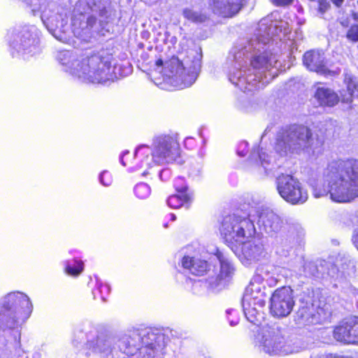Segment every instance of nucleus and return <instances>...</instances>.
Wrapping results in <instances>:
<instances>
[{
    "instance_id": "37",
    "label": "nucleus",
    "mask_w": 358,
    "mask_h": 358,
    "mask_svg": "<svg viewBox=\"0 0 358 358\" xmlns=\"http://www.w3.org/2000/svg\"><path fill=\"white\" fill-rule=\"evenodd\" d=\"M99 289L102 300L106 301V297L109 294L110 292V286L107 284H101L99 285Z\"/></svg>"
},
{
    "instance_id": "23",
    "label": "nucleus",
    "mask_w": 358,
    "mask_h": 358,
    "mask_svg": "<svg viewBox=\"0 0 358 358\" xmlns=\"http://www.w3.org/2000/svg\"><path fill=\"white\" fill-rule=\"evenodd\" d=\"M181 264L183 268L188 269L195 275H203L208 268V264L206 261L189 256H185Z\"/></svg>"
},
{
    "instance_id": "5",
    "label": "nucleus",
    "mask_w": 358,
    "mask_h": 358,
    "mask_svg": "<svg viewBox=\"0 0 358 358\" xmlns=\"http://www.w3.org/2000/svg\"><path fill=\"white\" fill-rule=\"evenodd\" d=\"M289 32V28L287 22L282 20L273 21L268 17L264 18L259 22L258 27L253 36L249 41L240 45H245L248 47V55L250 59L257 52L259 55L261 54L268 57V59L274 58L278 62V67L271 66V70L276 71L278 73L281 70L282 65L278 60V56L275 53L271 52L273 48L271 49V47L274 41H281L282 37L285 36ZM273 64H274V62H273ZM277 76L278 73L275 77Z\"/></svg>"
},
{
    "instance_id": "35",
    "label": "nucleus",
    "mask_w": 358,
    "mask_h": 358,
    "mask_svg": "<svg viewBox=\"0 0 358 358\" xmlns=\"http://www.w3.org/2000/svg\"><path fill=\"white\" fill-rule=\"evenodd\" d=\"M99 182L103 186L108 187L112 184L111 175L106 171H103L99 176Z\"/></svg>"
},
{
    "instance_id": "3",
    "label": "nucleus",
    "mask_w": 358,
    "mask_h": 358,
    "mask_svg": "<svg viewBox=\"0 0 358 358\" xmlns=\"http://www.w3.org/2000/svg\"><path fill=\"white\" fill-rule=\"evenodd\" d=\"M326 187H313L315 198L329 194L332 201L348 203L358 197V161L357 159L333 161L323 171Z\"/></svg>"
},
{
    "instance_id": "36",
    "label": "nucleus",
    "mask_w": 358,
    "mask_h": 358,
    "mask_svg": "<svg viewBox=\"0 0 358 358\" xmlns=\"http://www.w3.org/2000/svg\"><path fill=\"white\" fill-rule=\"evenodd\" d=\"M54 17H48L44 13L41 15V20L49 30L57 26L56 24H54Z\"/></svg>"
},
{
    "instance_id": "38",
    "label": "nucleus",
    "mask_w": 358,
    "mask_h": 358,
    "mask_svg": "<svg viewBox=\"0 0 358 358\" xmlns=\"http://www.w3.org/2000/svg\"><path fill=\"white\" fill-rule=\"evenodd\" d=\"M248 144L245 141H242L239 143L237 148V154L241 157H244L248 152Z\"/></svg>"
},
{
    "instance_id": "20",
    "label": "nucleus",
    "mask_w": 358,
    "mask_h": 358,
    "mask_svg": "<svg viewBox=\"0 0 358 358\" xmlns=\"http://www.w3.org/2000/svg\"><path fill=\"white\" fill-rule=\"evenodd\" d=\"M213 12L222 17H231L243 6V0H210Z\"/></svg>"
},
{
    "instance_id": "13",
    "label": "nucleus",
    "mask_w": 358,
    "mask_h": 358,
    "mask_svg": "<svg viewBox=\"0 0 358 358\" xmlns=\"http://www.w3.org/2000/svg\"><path fill=\"white\" fill-rule=\"evenodd\" d=\"M276 189L279 195L292 205L304 203L308 198L307 190L301 182L289 174H281L276 178Z\"/></svg>"
},
{
    "instance_id": "22",
    "label": "nucleus",
    "mask_w": 358,
    "mask_h": 358,
    "mask_svg": "<svg viewBox=\"0 0 358 358\" xmlns=\"http://www.w3.org/2000/svg\"><path fill=\"white\" fill-rule=\"evenodd\" d=\"M295 321L298 324L306 325L314 324L317 321L315 308L312 304H305L299 307L295 315Z\"/></svg>"
},
{
    "instance_id": "19",
    "label": "nucleus",
    "mask_w": 358,
    "mask_h": 358,
    "mask_svg": "<svg viewBox=\"0 0 358 358\" xmlns=\"http://www.w3.org/2000/svg\"><path fill=\"white\" fill-rule=\"evenodd\" d=\"M303 65L310 71L327 76L331 71L327 66L324 55L319 50H309L305 52L303 57Z\"/></svg>"
},
{
    "instance_id": "46",
    "label": "nucleus",
    "mask_w": 358,
    "mask_h": 358,
    "mask_svg": "<svg viewBox=\"0 0 358 358\" xmlns=\"http://www.w3.org/2000/svg\"><path fill=\"white\" fill-rule=\"evenodd\" d=\"M22 1L26 2L28 5L31 6L34 5V0H22Z\"/></svg>"
},
{
    "instance_id": "17",
    "label": "nucleus",
    "mask_w": 358,
    "mask_h": 358,
    "mask_svg": "<svg viewBox=\"0 0 358 358\" xmlns=\"http://www.w3.org/2000/svg\"><path fill=\"white\" fill-rule=\"evenodd\" d=\"M266 256L264 247L259 239L252 238L246 242H242L240 260L245 265L249 266L255 263Z\"/></svg>"
},
{
    "instance_id": "32",
    "label": "nucleus",
    "mask_w": 358,
    "mask_h": 358,
    "mask_svg": "<svg viewBox=\"0 0 358 358\" xmlns=\"http://www.w3.org/2000/svg\"><path fill=\"white\" fill-rule=\"evenodd\" d=\"M150 187L146 183H139L134 188V193L137 197L141 199L148 198L150 194Z\"/></svg>"
},
{
    "instance_id": "39",
    "label": "nucleus",
    "mask_w": 358,
    "mask_h": 358,
    "mask_svg": "<svg viewBox=\"0 0 358 358\" xmlns=\"http://www.w3.org/2000/svg\"><path fill=\"white\" fill-rule=\"evenodd\" d=\"M96 19L94 16L90 15L87 17V18L85 17V22L86 23V27L88 28L89 33L91 35V29L93 27V26L96 24Z\"/></svg>"
},
{
    "instance_id": "47",
    "label": "nucleus",
    "mask_w": 358,
    "mask_h": 358,
    "mask_svg": "<svg viewBox=\"0 0 358 358\" xmlns=\"http://www.w3.org/2000/svg\"><path fill=\"white\" fill-rule=\"evenodd\" d=\"M168 172H169V171H167V170H164V171H162L160 173V177L162 178L163 174L168 173Z\"/></svg>"
},
{
    "instance_id": "27",
    "label": "nucleus",
    "mask_w": 358,
    "mask_h": 358,
    "mask_svg": "<svg viewBox=\"0 0 358 358\" xmlns=\"http://www.w3.org/2000/svg\"><path fill=\"white\" fill-rule=\"evenodd\" d=\"M85 16L75 15L72 20V31L74 35L83 40H87L90 37L88 28L86 27Z\"/></svg>"
},
{
    "instance_id": "24",
    "label": "nucleus",
    "mask_w": 358,
    "mask_h": 358,
    "mask_svg": "<svg viewBox=\"0 0 358 358\" xmlns=\"http://www.w3.org/2000/svg\"><path fill=\"white\" fill-rule=\"evenodd\" d=\"M177 194L170 196L166 202L167 205L172 208H179L182 206L189 207V196L186 193V187L184 186L181 189L176 185Z\"/></svg>"
},
{
    "instance_id": "2",
    "label": "nucleus",
    "mask_w": 358,
    "mask_h": 358,
    "mask_svg": "<svg viewBox=\"0 0 358 358\" xmlns=\"http://www.w3.org/2000/svg\"><path fill=\"white\" fill-rule=\"evenodd\" d=\"M248 53V47L238 44L232 48L228 57L229 80L244 92L264 87L277 73L271 70L273 62V66L278 67L274 58L268 59L257 52L250 59Z\"/></svg>"
},
{
    "instance_id": "40",
    "label": "nucleus",
    "mask_w": 358,
    "mask_h": 358,
    "mask_svg": "<svg viewBox=\"0 0 358 358\" xmlns=\"http://www.w3.org/2000/svg\"><path fill=\"white\" fill-rule=\"evenodd\" d=\"M329 7V3L327 0H321L319 1V11L324 13Z\"/></svg>"
},
{
    "instance_id": "14",
    "label": "nucleus",
    "mask_w": 358,
    "mask_h": 358,
    "mask_svg": "<svg viewBox=\"0 0 358 358\" xmlns=\"http://www.w3.org/2000/svg\"><path fill=\"white\" fill-rule=\"evenodd\" d=\"M5 309L16 314V319L8 322V328H14L19 319H27L32 311V304L29 298L22 292H11L7 294L3 302Z\"/></svg>"
},
{
    "instance_id": "6",
    "label": "nucleus",
    "mask_w": 358,
    "mask_h": 358,
    "mask_svg": "<svg viewBox=\"0 0 358 358\" xmlns=\"http://www.w3.org/2000/svg\"><path fill=\"white\" fill-rule=\"evenodd\" d=\"M180 148L176 137L171 135L155 136L151 147L146 145H139L135 151V155L139 163L134 169H145L141 175L149 174L148 169L155 165H164L175 161L180 155Z\"/></svg>"
},
{
    "instance_id": "42",
    "label": "nucleus",
    "mask_w": 358,
    "mask_h": 358,
    "mask_svg": "<svg viewBox=\"0 0 358 358\" xmlns=\"http://www.w3.org/2000/svg\"><path fill=\"white\" fill-rule=\"evenodd\" d=\"M176 185H177L180 189L184 186L187 188L186 185L184 184V180L182 178H178L176 179L174 185L176 186Z\"/></svg>"
},
{
    "instance_id": "51",
    "label": "nucleus",
    "mask_w": 358,
    "mask_h": 358,
    "mask_svg": "<svg viewBox=\"0 0 358 358\" xmlns=\"http://www.w3.org/2000/svg\"><path fill=\"white\" fill-rule=\"evenodd\" d=\"M36 8H34L32 9V11H35V10H36Z\"/></svg>"
},
{
    "instance_id": "50",
    "label": "nucleus",
    "mask_w": 358,
    "mask_h": 358,
    "mask_svg": "<svg viewBox=\"0 0 358 358\" xmlns=\"http://www.w3.org/2000/svg\"><path fill=\"white\" fill-rule=\"evenodd\" d=\"M233 311H234L233 310H227V313L228 314H229V313H231V312H233Z\"/></svg>"
},
{
    "instance_id": "34",
    "label": "nucleus",
    "mask_w": 358,
    "mask_h": 358,
    "mask_svg": "<svg viewBox=\"0 0 358 358\" xmlns=\"http://www.w3.org/2000/svg\"><path fill=\"white\" fill-rule=\"evenodd\" d=\"M346 38L352 42L358 41V24H352L346 33Z\"/></svg>"
},
{
    "instance_id": "18",
    "label": "nucleus",
    "mask_w": 358,
    "mask_h": 358,
    "mask_svg": "<svg viewBox=\"0 0 358 358\" xmlns=\"http://www.w3.org/2000/svg\"><path fill=\"white\" fill-rule=\"evenodd\" d=\"M334 336L337 341L345 343H358V317L349 318L336 327Z\"/></svg>"
},
{
    "instance_id": "4",
    "label": "nucleus",
    "mask_w": 358,
    "mask_h": 358,
    "mask_svg": "<svg viewBox=\"0 0 358 358\" xmlns=\"http://www.w3.org/2000/svg\"><path fill=\"white\" fill-rule=\"evenodd\" d=\"M56 59L64 71L84 83L107 84L119 78L116 70L120 67L111 66L110 57H78L72 51L62 50L57 52Z\"/></svg>"
},
{
    "instance_id": "15",
    "label": "nucleus",
    "mask_w": 358,
    "mask_h": 358,
    "mask_svg": "<svg viewBox=\"0 0 358 358\" xmlns=\"http://www.w3.org/2000/svg\"><path fill=\"white\" fill-rule=\"evenodd\" d=\"M294 306L292 290L289 287H282L274 291L270 298V311L273 316L285 317Z\"/></svg>"
},
{
    "instance_id": "53",
    "label": "nucleus",
    "mask_w": 358,
    "mask_h": 358,
    "mask_svg": "<svg viewBox=\"0 0 358 358\" xmlns=\"http://www.w3.org/2000/svg\"><path fill=\"white\" fill-rule=\"evenodd\" d=\"M357 306H358V302H357Z\"/></svg>"
},
{
    "instance_id": "45",
    "label": "nucleus",
    "mask_w": 358,
    "mask_h": 358,
    "mask_svg": "<svg viewBox=\"0 0 358 358\" xmlns=\"http://www.w3.org/2000/svg\"><path fill=\"white\" fill-rule=\"evenodd\" d=\"M156 65H157V66H163V65H164V62H163L162 59H159L157 60V62H156Z\"/></svg>"
},
{
    "instance_id": "11",
    "label": "nucleus",
    "mask_w": 358,
    "mask_h": 358,
    "mask_svg": "<svg viewBox=\"0 0 358 358\" xmlns=\"http://www.w3.org/2000/svg\"><path fill=\"white\" fill-rule=\"evenodd\" d=\"M255 343L260 350L268 355H287L293 352L278 327H263L256 335Z\"/></svg>"
},
{
    "instance_id": "8",
    "label": "nucleus",
    "mask_w": 358,
    "mask_h": 358,
    "mask_svg": "<svg viewBox=\"0 0 358 358\" xmlns=\"http://www.w3.org/2000/svg\"><path fill=\"white\" fill-rule=\"evenodd\" d=\"M201 69V60L194 59L192 64L189 61L185 64L178 58L173 57L164 64V80L177 89H183L191 86L196 80Z\"/></svg>"
},
{
    "instance_id": "31",
    "label": "nucleus",
    "mask_w": 358,
    "mask_h": 358,
    "mask_svg": "<svg viewBox=\"0 0 358 358\" xmlns=\"http://www.w3.org/2000/svg\"><path fill=\"white\" fill-rule=\"evenodd\" d=\"M83 262L80 260L73 259L66 263L65 271L67 274L72 276H78L83 271Z\"/></svg>"
},
{
    "instance_id": "48",
    "label": "nucleus",
    "mask_w": 358,
    "mask_h": 358,
    "mask_svg": "<svg viewBox=\"0 0 358 358\" xmlns=\"http://www.w3.org/2000/svg\"><path fill=\"white\" fill-rule=\"evenodd\" d=\"M237 323H238V322H237V321H236V322H234V321H233V320L230 321V324H231V326H234V325H236Z\"/></svg>"
},
{
    "instance_id": "7",
    "label": "nucleus",
    "mask_w": 358,
    "mask_h": 358,
    "mask_svg": "<svg viewBox=\"0 0 358 358\" xmlns=\"http://www.w3.org/2000/svg\"><path fill=\"white\" fill-rule=\"evenodd\" d=\"M322 145L310 128L303 125H293L278 133L275 150L281 156L302 152L315 155L321 152Z\"/></svg>"
},
{
    "instance_id": "33",
    "label": "nucleus",
    "mask_w": 358,
    "mask_h": 358,
    "mask_svg": "<svg viewBox=\"0 0 358 358\" xmlns=\"http://www.w3.org/2000/svg\"><path fill=\"white\" fill-rule=\"evenodd\" d=\"M131 158L132 159H135L136 160V164L134 165V166H132L130 167V169L132 170V171H140L141 169H134V167H136L138 164L139 163V160L138 159H137V157H136L135 154L134 155V156H132L131 155V153L128 151V150H126V151H124L120 157V162H121V164L123 165V166H127V165H130L131 164ZM145 169V168L143 169V171Z\"/></svg>"
},
{
    "instance_id": "25",
    "label": "nucleus",
    "mask_w": 358,
    "mask_h": 358,
    "mask_svg": "<svg viewBox=\"0 0 358 358\" xmlns=\"http://www.w3.org/2000/svg\"><path fill=\"white\" fill-rule=\"evenodd\" d=\"M216 256L220 264V275L215 278V282H213V279L210 280L209 285L211 288H214L218 285V279L229 277L234 271V267L226 256L219 251H217Z\"/></svg>"
},
{
    "instance_id": "41",
    "label": "nucleus",
    "mask_w": 358,
    "mask_h": 358,
    "mask_svg": "<svg viewBox=\"0 0 358 358\" xmlns=\"http://www.w3.org/2000/svg\"><path fill=\"white\" fill-rule=\"evenodd\" d=\"M294 0H271L272 3L277 6H287L292 3Z\"/></svg>"
},
{
    "instance_id": "1",
    "label": "nucleus",
    "mask_w": 358,
    "mask_h": 358,
    "mask_svg": "<svg viewBox=\"0 0 358 358\" xmlns=\"http://www.w3.org/2000/svg\"><path fill=\"white\" fill-rule=\"evenodd\" d=\"M73 342H85L88 350L102 358H120V354L136 358H163L166 346L164 335L151 329H131L112 335L90 323L76 329Z\"/></svg>"
},
{
    "instance_id": "28",
    "label": "nucleus",
    "mask_w": 358,
    "mask_h": 358,
    "mask_svg": "<svg viewBox=\"0 0 358 358\" xmlns=\"http://www.w3.org/2000/svg\"><path fill=\"white\" fill-rule=\"evenodd\" d=\"M257 157L260 162V166L258 168L259 173L260 175H268L273 166L271 157L263 148H261L258 151Z\"/></svg>"
},
{
    "instance_id": "21",
    "label": "nucleus",
    "mask_w": 358,
    "mask_h": 358,
    "mask_svg": "<svg viewBox=\"0 0 358 358\" xmlns=\"http://www.w3.org/2000/svg\"><path fill=\"white\" fill-rule=\"evenodd\" d=\"M315 97L320 105L322 106L333 107L340 100L338 95L332 89L324 87L317 89Z\"/></svg>"
},
{
    "instance_id": "12",
    "label": "nucleus",
    "mask_w": 358,
    "mask_h": 358,
    "mask_svg": "<svg viewBox=\"0 0 358 358\" xmlns=\"http://www.w3.org/2000/svg\"><path fill=\"white\" fill-rule=\"evenodd\" d=\"M10 46L23 56L39 52L37 29L34 26L15 29L8 34Z\"/></svg>"
},
{
    "instance_id": "44",
    "label": "nucleus",
    "mask_w": 358,
    "mask_h": 358,
    "mask_svg": "<svg viewBox=\"0 0 358 358\" xmlns=\"http://www.w3.org/2000/svg\"><path fill=\"white\" fill-rule=\"evenodd\" d=\"M331 1L336 6H340L342 3L343 0H331Z\"/></svg>"
},
{
    "instance_id": "16",
    "label": "nucleus",
    "mask_w": 358,
    "mask_h": 358,
    "mask_svg": "<svg viewBox=\"0 0 358 358\" xmlns=\"http://www.w3.org/2000/svg\"><path fill=\"white\" fill-rule=\"evenodd\" d=\"M250 211L255 215L257 220V224L260 229L264 231L270 236H273L278 233L282 227V220L275 213L269 208H252Z\"/></svg>"
},
{
    "instance_id": "52",
    "label": "nucleus",
    "mask_w": 358,
    "mask_h": 358,
    "mask_svg": "<svg viewBox=\"0 0 358 358\" xmlns=\"http://www.w3.org/2000/svg\"><path fill=\"white\" fill-rule=\"evenodd\" d=\"M252 157L255 158V154H252Z\"/></svg>"
},
{
    "instance_id": "26",
    "label": "nucleus",
    "mask_w": 358,
    "mask_h": 358,
    "mask_svg": "<svg viewBox=\"0 0 358 358\" xmlns=\"http://www.w3.org/2000/svg\"><path fill=\"white\" fill-rule=\"evenodd\" d=\"M344 82L347 86L348 94H341V101L350 103L355 92H358V83L357 78L350 73L345 74Z\"/></svg>"
},
{
    "instance_id": "49",
    "label": "nucleus",
    "mask_w": 358,
    "mask_h": 358,
    "mask_svg": "<svg viewBox=\"0 0 358 358\" xmlns=\"http://www.w3.org/2000/svg\"><path fill=\"white\" fill-rule=\"evenodd\" d=\"M171 220H176V215H175L171 214Z\"/></svg>"
},
{
    "instance_id": "10",
    "label": "nucleus",
    "mask_w": 358,
    "mask_h": 358,
    "mask_svg": "<svg viewBox=\"0 0 358 358\" xmlns=\"http://www.w3.org/2000/svg\"><path fill=\"white\" fill-rule=\"evenodd\" d=\"M255 215L249 211L248 217L233 215L224 218L220 232L226 242L229 244L240 243L255 233L254 225Z\"/></svg>"
},
{
    "instance_id": "30",
    "label": "nucleus",
    "mask_w": 358,
    "mask_h": 358,
    "mask_svg": "<svg viewBox=\"0 0 358 358\" xmlns=\"http://www.w3.org/2000/svg\"><path fill=\"white\" fill-rule=\"evenodd\" d=\"M95 6L94 0H79L76 5L75 10L79 13V16H85V13L94 11Z\"/></svg>"
},
{
    "instance_id": "29",
    "label": "nucleus",
    "mask_w": 358,
    "mask_h": 358,
    "mask_svg": "<svg viewBox=\"0 0 358 358\" xmlns=\"http://www.w3.org/2000/svg\"><path fill=\"white\" fill-rule=\"evenodd\" d=\"M183 17L193 23H202L207 20V15L201 10H194L192 8H185L182 10Z\"/></svg>"
},
{
    "instance_id": "43",
    "label": "nucleus",
    "mask_w": 358,
    "mask_h": 358,
    "mask_svg": "<svg viewBox=\"0 0 358 358\" xmlns=\"http://www.w3.org/2000/svg\"><path fill=\"white\" fill-rule=\"evenodd\" d=\"M352 240H353L355 245L356 246V248L358 250V229L356 231L355 234H354Z\"/></svg>"
},
{
    "instance_id": "9",
    "label": "nucleus",
    "mask_w": 358,
    "mask_h": 358,
    "mask_svg": "<svg viewBox=\"0 0 358 358\" xmlns=\"http://www.w3.org/2000/svg\"><path fill=\"white\" fill-rule=\"evenodd\" d=\"M266 287L263 278L256 274L245 288L242 306L247 320L256 324L262 317V309L266 303Z\"/></svg>"
}]
</instances>
